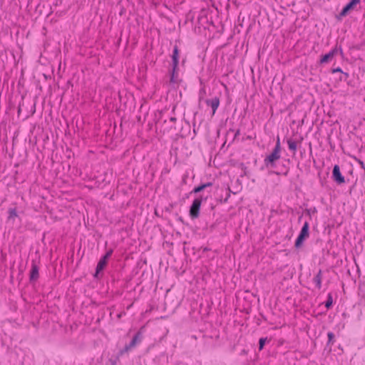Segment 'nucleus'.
<instances>
[{
  "instance_id": "f257e3e1",
  "label": "nucleus",
  "mask_w": 365,
  "mask_h": 365,
  "mask_svg": "<svg viewBox=\"0 0 365 365\" xmlns=\"http://www.w3.org/2000/svg\"><path fill=\"white\" fill-rule=\"evenodd\" d=\"M280 143L279 138L277 137V143L275 148H274L272 153L269 155L264 160L265 164L268 165V164L273 165L275 161L279 159L280 158Z\"/></svg>"
},
{
  "instance_id": "f03ea898",
  "label": "nucleus",
  "mask_w": 365,
  "mask_h": 365,
  "mask_svg": "<svg viewBox=\"0 0 365 365\" xmlns=\"http://www.w3.org/2000/svg\"><path fill=\"white\" fill-rule=\"evenodd\" d=\"M112 254H113V250L110 249L100 259V261L98 262L97 267H96V273L94 274L95 277H96V278L99 277V274H100L101 272H102L104 269V268L106 267L108 260L111 257Z\"/></svg>"
},
{
  "instance_id": "7ed1b4c3",
  "label": "nucleus",
  "mask_w": 365,
  "mask_h": 365,
  "mask_svg": "<svg viewBox=\"0 0 365 365\" xmlns=\"http://www.w3.org/2000/svg\"><path fill=\"white\" fill-rule=\"evenodd\" d=\"M309 237V224L308 222H305L301 230V232L295 242V247L297 248H299L303 242Z\"/></svg>"
},
{
  "instance_id": "20e7f679",
  "label": "nucleus",
  "mask_w": 365,
  "mask_h": 365,
  "mask_svg": "<svg viewBox=\"0 0 365 365\" xmlns=\"http://www.w3.org/2000/svg\"><path fill=\"white\" fill-rule=\"evenodd\" d=\"M202 200L200 198L195 199L190 209V215L192 218H197L199 216L200 208Z\"/></svg>"
},
{
  "instance_id": "39448f33",
  "label": "nucleus",
  "mask_w": 365,
  "mask_h": 365,
  "mask_svg": "<svg viewBox=\"0 0 365 365\" xmlns=\"http://www.w3.org/2000/svg\"><path fill=\"white\" fill-rule=\"evenodd\" d=\"M143 339V334L141 331L137 332V334L134 336L132 341L128 345H126L124 348V350L122 352H127L131 349L134 348L138 344H139Z\"/></svg>"
},
{
  "instance_id": "423d86ee",
  "label": "nucleus",
  "mask_w": 365,
  "mask_h": 365,
  "mask_svg": "<svg viewBox=\"0 0 365 365\" xmlns=\"http://www.w3.org/2000/svg\"><path fill=\"white\" fill-rule=\"evenodd\" d=\"M361 0H351L340 12L339 16H346L351 11L355 9L356 5L359 4Z\"/></svg>"
},
{
  "instance_id": "0eeeda50",
  "label": "nucleus",
  "mask_w": 365,
  "mask_h": 365,
  "mask_svg": "<svg viewBox=\"0 0 365 365\" xmlns=\"http://www.w3.org/2000/svg\"><path fill=\"white\" fill-rule=\"evenodd\" d=\"M333 179L334 181H336L338 184H342L345 182L344 178L342 176L340 172L339 166L337 165H335L333 168Z\"/></svg>"
},
{
  "instance_id": "6e6552de",
  "label": "nucleus",
  "mask_w": 365,
  "mask_h": 365,
  "mask_svg": "<svg viewBox=\"0 0 365 365\" xmlns=\"http://www.w3.org/2000/svg\"><path fill=\"white\" fill-rule=\"evenodd\" d=\"M205 103L208 106H210L212 110V115H214L219 105H220V99L217 97L212 98L211 99L205 100Z\"/></svg>"
},
{
  "instance_id": "1a4fd4ad",
  "label": "nucleus",
  "mask_w": 365,
  "mask_h": 365,
  "mask_svg": "<svg viewBox=\"0 0 365 365\" xmlns=\"http://www.w3.org/2000/svg\"><path fill=\"white\" fill-rule=\"evenodd\" d=\"M38 278V268L36 264L33 263L32 268L30 273V279L35 281Z\"/></svg>"
},
{
  "instance_id": "9d476101",
  "label": "nucleus",
  "mask_w": 365,
  "mask_h": 365,
  "mask_svg": "<svg viewBox=\"0 0 365 365\" xmlns=\"http://www.w3.org/2000/svg\"><path fill=\"white\" fill-rule=\"evenodd\" d=\"M334 53H335V50H333V51H330L329 53L322 56L321 58V60H320V63H327L329 62L333 58Z\"/></svg>"
},
{
  "instance_id": "9b49d317",
  "label": "nucleus",
  "mask_w": 365,
  "mask_h": 365,
  "mask_svg": "<svg viewBox=\"0 0 365 365\" xmlns=\"http://www.w3.org/2000/svg\"><path fill=\"white\" fill-rule=\"evenodd\" d=\"M178 57H179L178 48L177 46H174V50H173V56H172L173 66H174L175 68L178 67Z\"/></svg>"
},
{
  "instance_id": "f8f14e48",
  "label": "nucleus",
  "mask_w": 365,
  "mask_h": 365,
  "mask_svg": "<svg viewBox=\"0 0 365 365\" xmlns=\"http://www.w3.org/2000/svg\"><path fill=\"white\" fill-rule=\"evenodd\" d=\"M177 68L173 66V71L170 73V83L173 84L178 83V73H176Z\"/></svg>"
},
{
  "instance_id": "ddd939ff",
  "label": "nucleus",
  "mask_w": 365,
  "mask_h": 365,
  "mask_svg": "<svg viewBox=\"0 0 365 365\" xmlns=\"http://www.w3.org/2000/svg\"><path fill=\"white\" fill-rule=\"evenodd\" d=\"M289 148L295 154L297 148V143L292 139L287 140Z\"/></svg>"
},
{
  "instance_id": "4468645a",
  "label": "nucleus",
  "mask_w": 365,
  "mask_h": 365,
  "mask_svg": "<svg viewBox=\"0 0 365 365\" xmlns=\"http://www.w3.org/2000/svg\"><path fill=\"white\" fill-rule=\"evenodd\" d=\"M314 282L317 287L320 289L322 286V272L319 271L318 274L314 277Z\"/></svg>"
},
{
  "instance_id": "2eb2a0df",
  "label": "nucleus",
  "mask_w": 365,
  "mask_h": 365,
  "mask_svg": "<svg viewBox=\"0 0 365 365\" xmlns=\"http://www.w3.org/2000/svg\"><path fill=\"white\" fill-rule=\"evenodd\" d=\"M210 186H212V183L211 182H207V183H205V184H202V185H201L200 186L196 187L192 190V192H195V193L200 192L202 191L204 189H205L206 187H210Z\"/></svg>"
},
{
  "instance_id": "dca6fc26",
  "label": "nucleus",
  "mask_w": 365,
  "mask_h": 365,
  "mask_svg": "<svg viewBox=\"0 0 365 365\" xmlns=\"http://www.w3.org/2000/svg\"><path fill=\"white\" fill-rule=\"evenodd\" d=\"M176 122V118L175 117H171L169 118V120H164V123L168 125V129H172L173 128V125Z\"/></svg>"
},
{
  "instance_id": "f3484780",
  "label": "nucleus",
  "mask_w": 365,
  "mask_h": 365,
  "mask_svg": "<svg viewBox=\"0 0 365 365\" xmlns=\"http://www.w3.org/2000/svg\"><path fill=\"white\" fill-rule=\"evenodd\" d=\"M9 219H14V217H17L16 210L15 208H11L9 210Z\"/></svg>"
},
{
  "instance_id": "a211bd4d",
  "label": "nucleus",
  "mask_w": 365,
  "mask_h": 365,
  "mask_svg": "<svg viewBox=\"0 0 365 365\" xmlns=\"http://www.w3.org/2000/svg\"><path fill=\"white\" fill-rule=\"evenodd\" d=\"M267 341V338H261L259 341V349L262 350L265 344V342Z\"/></svg>"
},
{
  "instance_id": "6ab92c4d",
  "label": "nucleus",
  "mask_w": 365,
  "mask_h": 365,
  "mask_svg": "<svg viewBox=\"0 0 365 365\" xmlns=\"http://www.w3.org/2000/svg\"><path fill=\"white\" fill-rule=\"evenodd\" d=\"M327 336H328V344H333L334 341V334L332 333V332H329L328 334H327Z\"/></svg>"
},
{
  "instance_id": "aec40b11",
  "label": "nucleus",
  "mask_w": 365,
  "mask_h": 365,
  "mask_svg": "<svg viewBox=\"0 0 365 365\" xmlns=\"http://www.w3.org/2000/svg\"><path fill=\"white\" fill-rule=\"evenodd\" d=\"M331 304H332V298H331V296L329 294L328 300L326 302V307L327 308H329L331 306Z\"/></svg>"
},
{
  "instance_id": "412c9836",
  "label": "nucleus",
  "mask_w": 365,
  "mask_h": 365,
  "mask_svg": "<svg viewBox=\"0 0 365 365\" xmlns=\"http://www.w3.org/2000/svg\"><path fill=\"white\" fill-rule=\"evenodd\" d=\"M340 71H341L340 68H336V69L333 71V72H340Z\"/></svg>"
}]
</instances>
